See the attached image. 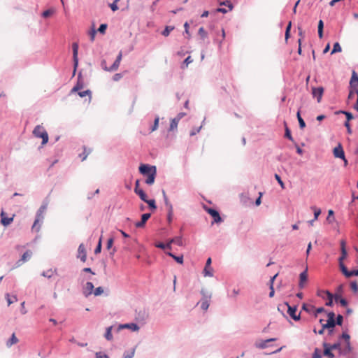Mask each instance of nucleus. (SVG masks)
I'll return each instance as SVG.
<instances>
[{"label": "nucleus", "instance_id": "nucleus-15", "mask_svg": "<svg viewBox=\"0 0 358 358\" xmlns=\"http://www.w3.org/2000/svg\"><path fill=\"white\" fill-rule=\"evenodd\" d=\"M45 210V206H41V207L39 208V210H38V213H37V217H36V219L35 220L34 223L33 227H32V228H33V229H34L35 227H36V225H37L38 222L41 220H42V219H43V213H44Z\"/></svg>", "mask_w": 358, "mask_h": 358}, {"label": "nucleus", "instance_id": "nucleus-23", "mask_svg": "<svg viewBox=\"0 0 358 358\" xmlns=\"http://www.w3.org/2000/svg\"><path fill=\"white\" fill-rule=\"evenodd\" d=\"M330 348L333 350H338L341 354V348H342V339L339 338L338 342L333 345L330 344Z\"/></svg>", "mask_w": 358, "mask_h": 358}, {"label": "nucleus", "instance_id": "nucleus-22", "mask_svg": "<svg viewBox=\"0 0 358 358\" xmlns=\"http://www.w3.org/2000/svg\"><path fill=\"white\" fill-rule=\"evenodd\" d=\"M1 223L6 226L11 223L13 221V217L7 218L5 217V213L3 212L1 213Z\"/></svg>", "mask_w": 358, "mask_h": 358}, {"label": "nucleus", "instance_id": "nucleus-63", "mask_svg": "<svg viewBox=\"0 0 358 358\" xmlns=\"http://www.w3.org/2000/svg\"><path fill=\"white\" fill-rule=\"evenodd\" d=\"M113 238H110L107 241V249H110L113 245Z\"/></svg>", "mask_w": 358, "mask_h": 358}, {"label": "nucleus", "instance_id": "nucleus-4", "mask_svg": "<svg viewBox=\"0 0 358 358\" xmlns=\"http://www.w3.org/2000/svg\"><path fill=\"white\" fill-rule=\"evenodd\" d=\"M328 320L326 323L323 324V329H327L329 331V334H332L333 328L336 325L335 321V313L334 312H329L327 314Z\"/></svg>", "mask_w": 358, "mask_h": 358}, {"label": "nucleus", "instance_id": "nucleus-45", "mask_svg": "<svg viewBox=\"0 0 358 358\" xmlns=\"http://www.w3.org/2000/svg\"><path fill=\"white\" fill-rule=\"evenodd\" d=\"M299 35L300 38L298 40V43L299 45H301L302 40L304 38V32L303 29L300 27H299Z\"/></svg>", "mask_w": 358, "mask_h": 358}, {"label": "nucleus", "instance_id": "nucleus-24", "mask_svg": "<svg viewBox=\"0 0 358 358\" xmlns=\"http://www.w3.org/2000/svg\"><path fill=\"white\" fill-rule=\"evenodd\" d=\"M339 266L342 273L348 278L350 277V274L349 273V271L347 267L344 265L343 262H339Z\"/></svg>", "mask_w": 358, "mask_h": 358}, {"label": "nucleus", "instance_id": "nucleus-30", "mask_svg": "<svg viewBox=\"0 0 358 358\" xmlns=\"http://www.w3.org/2000/svg\"><path fill=\"white\" fill-rule=\"evenodd\" d=\"M296 116H297V119H298V121L299 123L300 128L301 129L305 128L306 123H305L304 120H303V118L301 117L299 110L297 112Z\"/></svg>", "mask_w": 358, "mask_h": 358}, {"label": "nucleus", "instance_id": "nucleus-39", "mask_svg": "<svg viewBox=\"0 0 358 358\" xmlns=\"http://www.w3.org/2000/svg\"><path fill=\"white\" fill-rule=\"evenodd\" d=\"M302 309L306 311L307 313H310L313 310L314 306L312 305H307L306 303H303L302 306Z\"/></svg>", "mask_w": 358, "mask_h": 358}, {"label": "nucleus", "instance_id": "nucleus-16", "mask_svg": "<svg viewBox=\"0 0 358 358\" xmlns=\"http://www.w3.org/2000/svg\"><path fill=\"white\" fill-rule=\"evenodd\" d=\"M308 280V274L307 271H303L299 276V287L301 288H303L304 287L305 283L307 282Z\"/></svg>", "mask_w": 358, "mask_h": 358}, {"label": "nucleus", "instance_id": "nucleus-2", "mask_svg": "<svg viewBox=\"0 0 358 358\" xmlns=\"http://www.w3.org/2000/svg\"><path fill=\"white\" fill-rule=\"evenodd\" d=\"M341 339L343 340L342 343V348H341V355H346L352 352L350 344V336L347 332H343L341 336Z\"/></svg>", "mask_w": 358, "mask_h": 358}, {"label": "nucleus", "instance_id": "nucleus-26", "mask_svg": "<svg viewBox=\"0 0 358 358\" xmlns=\"http://www.w3.org/2000/svg\"><path fill=\"white\" fill-rule=\"evenodd\" d=\"M318 36L322 38L323 37V28L324 23L322 20H320L318 22Z\"/></svg>", "mask_w": 358, "mask_h": 358}, {"label": "nucleus", "instance_id": "nucleus-29", "mask_svg": "<svg viewBox=\"0 0 358 358\" xmlns=\"http://www.w3.org/2000/svg\"><path fill=\"white\" fill-rule=\"evenodd\" d=\"M18 342V339L15 336V334H13L10 340L7 342V346L10 347L11 345L16 344Z\"/></svg>", "mask_w": 358, "mask_h": 358}, {"label": "nucleus", "instance_id": "nucleus-8", "mask_svg": "<svg viewBox=\"0 0 358 358\" xmlns=\"http://www.w3.org/2000/svg\"><path fill=\"white\" fill-rule=\"evenodd\" d=\"M77 257L80 259L83 262H85L87 260L86 249L83 243H81L78 247Z\"/></svg>", "mask_w": 358, "mask_h": 358}, {"label": "nucleus", "instance_id": "nucleus-14", "mask_svg": "<svg viewBox=\"0 0 358 358\" xmlns=\"http://www.w3.org/2000/svg\"><path fill=\"white\" fill-rule=\"evenodd\" d=\"M32 252L30 250L26 251L22 256L21 259L17 262L18 265L22 264L24 262H26L31 257Z\"/></svg>", "mask_w": 358, "mask_h": 358}, {"label": "nucleus", "instance_id": "nucleus-62", "mask_svg": "<svg viewBox=\"0 0 358 358\" xmlns=\"http://www.w3.org/2000/svg\"><path fill=\"white\" fill-rule=\"evenodd\" d=\"M150 217V213H145L142 215L141 219H143V222H147V220Z\"/></svg>", "mask_w": 358, "mask_h": 358}, {"label": "nucleus", "instance_id": "nucleus-46", "mask_svg": "<svg viewBox=\"0 0 358 358\" xmlns=\"http://www.w3.org/2000/svg\"><path fill=\"white\" fill-rule=\"evenodd\" d=\"M145 203H147L150 208H152V209H156L157 206L155 205V201L154 199H147V201H145Z\"/></svg>", "mask_w": 358, "mask_h": 358}, {"label": "nucleus", "instance_id": "nucleus-33", "mask_svg": "<svg viewBox=\"0 0 358 358\" xmlns=\"http://www.w3.org/2000/svg\"><path fill=\"white\" fill-rule=\"evenodd\" d=\"M78 95L80 97H84V96H88L89 101H90V100H91V91L89 90H85V91L78 92Z\"/></svg>", "mask_w": 358, "mask_h": 358}, {"label": "nucleus", "instance_id": "nucleus-3", "mask_svg": "<svg viewBox=\"0 0 358 358\" xmlns=\"http://www.w3.org/2000/svg\"><path fill=\"white\" fill-rule=\"evenodd\" d=\"M33 134L36 138H42V144L45 145L48 141V134L43 127L41 125H37L34 131Z\"/></svg>", "mask_w": 358, "mask_h": 358}, {"label": "nucleus", "instance_id": "nucleus-12", "mask_svg": "<svg viewBox=\"0 0 358 358\" xmlns=\"http://www.w3.org/2000/svg\"><path fill=\"white\" fill-rule=\"evenodd\" d=\"M324 352L323 354L324 356H327L328 358H334V355L332 353V349L330 348V344L327 343H323Z\"/></svg>", "mask_w": 358, "mask_h": 358}, {"label": "nucleus", "instance_id": "nucleus-43", "mask_svg": "<svg viewBox=\"0 0 358 358\" xmlns=\"http://www.w3.org/2000/svg\"><path fill=\"white\" fill-rule=\"evenodd\" d=\"M199 34L202 39H204L207 37V32L204 29L203 27H200L199 29Z\"/></svg>", "mask_w": 358, "mask_h": 358}, {"label": "nucleus", "instance_id": "nucleus-21", "mask_svg": "<svg viewBox=\"0 0 358 358\" xmlns=\"http://www.w3.org/2000/svg\"><path fill=\"white\" fill-rule=\"evenodd\" d=\"M350 85L354 87L358 85V76L355 71H353L352 75Z\"/></svg>", "mask_w": 358, "mask_h": 358}, {"label": "nucleus", "instance_id": "nucleus-34", "mask_svg": "<svg viewBox=\"0 0 358 358\" xmlns=\"http://www.w3.org/2000/svg\"><path fill=\"white\" fill-rule=\"evenodd\" d=\"M336 113H343L346 116V119H347V121L346 122H350L351 120H352L354 118L352 114L350 112H347V111H343V110H341V111H338V112H336Z\"/></svg>", "mask_w": 358, "mask_h": 358}, {"label": "nucleus", "instance_id": "nucleus-59", "mask_svg": "<svg viewBox=\"0 0 358 358\" xmlns=\"http://www.w3.org/2000/svg\"><path fill=\"white\" fill-rule=\"evenodd\" d=\"M107 28V24H101L99 28V31L101 33L104 34L106 31V29Z\"/></svg>", "mask_w": 358, "mask_h": 358}, {"label": "nucleus", "instance_id": "nucleus-47", "mask_svg": "<svg viewBox=\"0 0 358 358\" xmlns=\"http://www.w3.org/2000/svg\"><path fill=\"white\" fill-rule=\"evenodd\" d=\"M322 357L321 350L316 348L313 354V358H322Z\"/></svg>", "mask_w": 358, "mask_h": 358}, {"label": "nucleus", "instance_id": "nucleus-17", "mask_svg": "<svg viewBox=\"0 0 358 358\" xmlns=\"http://www.w3.org/2000/svg\"><path fill=\"white\" fill-rule=\"evenodd\" d=\"M83 151L82 153L79 154V157L81 159V161H84L87 159V156L91 153V149L87 148L85 146L83 147Z\"/></svg>", "mask_w": 358, "mask_h": 358}, {"label": "nucleus", "instance_id": "nucleus-51", "mask_svg": "<svg viewBox=\"0 0 358 358\" xmlns=\"http://www.w3.org/2000/svg\"><path fill=\"white\" fill-rule=\"evenodd\" d=\"M347 255H348L347 250H343V251H341V255L338 259L339 262H343V260L347 257Z\"/></svg>", "mask_w": 358, "mask_h": 358}, {"label": "nucleus", "instance_id": "nucleus-1", "mask_svg": "<svg viewBox=\"0 0 358 358\" xmlns=\"http://www.w3.org/2000/svg\"><path fill=\"white\" fill-rule=\"evenodd\" d=\"M139 171L140 173L143 175L146 176L148 178L145 180V182L148 185H152L155 180V176L157 174V169L155 166H150L148 164H141L139 166Z\"/></svg>", "mask_w": 358, "mask_h": 358}, {"label": "nucleus", "instance_id": "nucleus-52", "mask_svg": "<svg viewBox=\"0 0 358 358\" xmlns=\"http://www.w3.org/2000/svg\"><path fill=\"white\" fill-rule=\"evenodd\" d=\"M6 297L8 306L17 301L16 296H13V300H12V299H10V295L8 294H6Z\"/></svg>", "mask_w": 358, "mask_h": 358}, {"label": "nucleus", "instance_id": "nucleus-35", "mask_svg": "<svg viewBox=\"0 0 358 358\" xmlns=\"http://www.w3.org/2000/svg\"><path fill=\"white\" fill-rule=\"evenodd\" d=\"M55 12V10L54 8H50L48 10H45L42 13V16L45 18L50 17L51 15H52Z\"/></svg>", "mask_w": 358, "mask_h": 358}, {"label": "nucleus", "instance_id": "nucleus-37", "mask_svg": "<svg viewBox=\"0 0 358 358\" xmlns=\"http://www.w3.org/2000/svg\"><path fill=\"white\" fill-rule=\"evenodd\" d=\"M111 330H112V327H109L106 329V332L105 334V338L108 340V341H110L112 340L113 338V335H112V332H111Z\"/></svg>", "mask_w": 358, "mask_h": 358}, {"label": "nucleus", "instance_id": "nucleus-55", "mask_svg": "<svg viewBox=\"0 0 358 358\" xmlns=\"http://www.w3.org/2000/svg\"><path fill=\"white\" fill-rule=\"evenodd\" d=\"M275 178L276 179V180L278 181V182L280 184V185L281 186L282 188H284V182H282V180H281L280 177L279 176V175L278 174H275Z\"/></svg>", "mask_w": 358, "mask_h": 358}, {"label": "nucleus", "instance_id": "nucleus-6", "mask_svg": "<svg viewBox=\"0 0 358 358\" xmlns=\"http://www.w3.org/2000/svg\"><path fill=\"white\" fill-rule=\"evenodd\" d=\"M285 305L287 306V313L289 316L294 320L297 321L300 319V314H296L297 308L296 306H290L288 303H285Z\"/></svg>", "mask_w": 358, "mask_h": 358}, {"label": "nucleus", "instance_id": "nucleus-18", "mask_svg": "<svg viewBox=\"0 0 358 358\" xmlns=\"http://www.w3.org/2000/svg\"><path fill=\"white\" fill-rule=\"evenodd\" d=\"M334 296L336 303H340L341 305L343 307H345L347 306V301L345 299L342 298L339 294L336 293Z\"/></svg>", "mask_w": 358, "mask_h": 358}, {"label": "nucleus", "instance_id": "nucleus-48", "mask_svg": "<svg viewBox=\"0 0 358 358\" xmlns=\"http://www.w3.org/2000/svg\"><path fill=\"white\" fill-rule=\"evenodd\" d=\"M103 292V289L101 287H99L94 290L93 294H94V296H99L102 294Z\"/></svg>", "mask_w": 358, "mask_h": 358}, {"label": "nucleus", "instance_id": "nucleus-20", "mask_svg": "<svg viewBox=\"0 0 358 358\" xmlns=\"http://www.w3.org/2000/svg\"><path fill=\"white\" fill-rule=\"evenodd\" d=\"M324 293L327 296L328 298V301L326 303V305L328 306H331L333 305V299H334V295L329 291H325Z\"/></svg>", "mask_w": 358, "mask_h": 358}, {"label": "nucleus", "instance_id": "nucleus-61", "mask_svg": "<svg viewBox=\"0 0 358 358\" xmlns=\"http://www.w3.org/2000/svg\"><path fill=\"white\" fill-rule=\"evenodd\" d=\"M285 136L286 138H289V140H292L291 132H290L289 129H288V127H286V129H285Z\"/></svg>", "mask_w": 358, "mask_h": 358}, {"label": "nucleus", "instance_id": "nucleus-10", "mask_svg": "<svg viewBox=\"0 0 358 358\" xmlns=\"http://www.w3.org/2000/svg\"><path fill=\"white\" fill-rule=\"evenodd\" d=\"M94 285L91 282H87L83 287V294L85 296H88L94 292Z\"/></svg>", "mask_w": 358, "mask_h": 358}, {"label": "nucleus", "instance_id": "nucleus-38", "mask_svg": "<svg viewBox=\"0 0 358 358\" xmlns=\"http://www.w3.org/2000/svg\"><path fill=\"white\" fill-rule=\"evenodd\" d=\"M212 268L210 266H206L203 269V274L205 276H213Z\"/></svg>", "mask_w": 358, "mask_h": 358}, {"label": "nucleus", "instance_id": "nucleus-25", "mask_svg": "<svg viewBox=\"0 0 358 358\" xmlns=\"http://www.w3.org/2000/svg\"><path fill=\"white\" fill-rule=\"evenodd\" d=\"M169 243H170V245L171 243H175V244H177L178 245H182V238L180 236H177V237H175L173 238H171Z\"/></svg>", "mask_w": 358, "mask_h": 358}, {"label": "nucleus", "instance_id": "nucleus-32", "mask_svg": "<svg viewBox=\"0 0 358 358\" xmlns=\"http://www.w3.org/2000/svg\"><path fill=\"white\" fill-rule=\"evenodd\" d=\"M334 210H329L328 211V216L327 217V220L328 222L329 223H332L333 222L335 221V217L334 216Z\"/></svg>", "mask_w": 358, "mask_h": 358}, {"label": "nucleus", "instance_id": "nucleus-9", "mask_svg": "<svg viewBox=\"0 0 358 358\" xmlns=\"http://www.w3.org/2000/svg\"><path fill=\"white\" fill-rule=\"evenodd\" d=\"M323 93H324V88L322 87H312V94H313V97L317 98V101L318 103H320L321 101Z\"/></svg>", "mask_w": 358, "mask_h": 358}, {"label": "nucleus", "instance_id": "nucleus-40", "mask_svg": "<svg viewBox=\"0 0 358 358\" xmlns=\"http://www.w3.org/2000/svg\"><path fill=\"white\" fill-rule=\"evenodd\" d=\"M157 248H161V249H171V246L170 245V243H167V244H164L162 243H159L155 245Z\"/></svg>", "mask_w": 358, "mask_h": 358}, {"label": "nucleus", "instance_id": "nucleus-31", "mask_svg": "<svg viewBox=\"0 0 358 358\" xmlns=\"http://www.w3.org/2000/svg\"><path fill=\"white\" fill-rule=\"evenodd\" d=\"M342 51V48L339 44V43L336 42L334 44L333 50L331 52V55L336 52H341Z\"/></svg>", "mask_w": 358, "mask_h": 358}, {"label": "nucleus", "instance_id": "nucleus-27", "mask_svg": "<svg viewBox=\"0 0 358 358\" xmlns=\"http://www.w3.org/2000/svg\"><path fill=\"white\" fill-rule=\"evenodd\" d=\"M122 327L130 329L134 331H138L139 329L138 326L134 323L126 324L123 325Z\"/></svg>", "mask_w": 358, "mask_h": 358}, {"label": "nucleus", "instance_id": "nucleus-53", "mask_svg": "<svg viewBox=\"0 0 358 358\" xmlns=\"http://www.w3.org/2000/svg\"><path fill=\"white\" fill-rule=\"evenodd\" d=\"M350 287L354 292H357L358 291V285L356 282H352L350 283Z\"/></svg>", "mask_w": 358, "mask_h": 358}, {"label": "nucleus", "instance_id": "nucleus-19", "mask_svg": "<svg viewBox=\"0 0 358 358\" xmlns=\"http://www.w3.org/2000/svg\"><path fill=\"white\" fill-rule=\"evenodd\" d=\"M276 338H270L265 341H262L261 343L257 344V347L261 349H264L267 347V343L275 341Z\"/></svg>", "mask_w": 358, "mask_h": 358}, {"label": "nucleus", "instance_id": "nucleus-5", "mask_svg": "<svg viewBox=\"0 0 358 358\" xmlns=\"http://www.w3.org/2000/svg\"><path fill=\"white\" fill-rule=\"evenodd\" d=\"M201 294L203 295V297L200 301L201 308L206 311L209 307L211 294L206 292L204 289L201 290Z\"/></svg>", "mask_w": 358, "mask_h": 358}, {"label": "nucleus", "instance_id": "nucleus-44", "mask_svg": "<svg viewBox=\"0 0 358 358\" xmlns=\"http://www.w3.org/2000/svg\"><path fill=\"white\" fill-rule=\"evenodd\" d=\"M312 209L314 210V220H317L318 216L321 213V210L316 207H313Z\"/></svg>", "mask_w": 358, "mask_h": 358}, {"label": "nucleus", "instance_id": "nucleus-49", "mask_svg": "<svg viewBox=\"0 0 358 358\" xmlns=\"http://www.w3.org/2000/svg\"><path fill=\"white\" fill-rule=\"evenodd\" d=\"M120 64V62H117L115 61L113 64L108 69V71H116L118 69Z\"/></svg>", "mask_w": 358, "mask_h": 358}, {"label": "nucleus", "instance_id": "nucleus-64", "mask_svg": "<svg viewBox=\"0 0 358 358\" xmlns=\"http://www.w3.org/2000/svg\"><path fill=\"white\" fill-rule=\"evenodd\" d=\"M96 358H109V357L106 355H102L101 352H96Z\"/></svg>", "mask_w": 358, "mask_h": 358}, {"label": "nucleus", "instance_id": "nucleus-7", "mask_svg": "<svg viewBox=\"0 0 358 358\" xmlns=\"http://www.w3.org/2000/svg\"><path fill=\"white\" fill-rule=\"evenodd\" d=\"M334 155L336 158L343 159L345 163H347V160L345 158V153L341 144H338V145L334 149Z\"/></svg>", "mask_w": 358, "mask_h": 358}, {"label": "nucleus", "instance_id": "nucleus-54", "mask_svg": "<svg viewBox=\"0 0 358 358\" xmlns=\"http://www.w3.org/2000/svg\"><path fill=\"white\" fill-rule=\"evenodd\" d=\"M101 238L99 239V241L98 243V245L94 250L95 254H98L101 252Z\"/></svg>", "mask_w": 358, "mask_h": 358}, {"label": "nucleus", "instance_id": "nucleus-11", "mask_svg": "<svg viewBox=\"0 0 358 358\" xmlns=\"http://www.w3.org/2000/svg\"><path fill=\"white\" fill-rule=\"evenodd\" d=\"M72 48H73V57L74 67L76 69L78 64V43H73L72 45Z\"/></svg>", "mask_w": 358, "mask_h": 358}, {"label": "nucleus", "instance_id": "nucleus-28", "mask_svg": "<svg viewBox=\"0 0 358 358\" xmlns=\"http://www.w3.org/2000/svg\"><path fill=\"white\" fill-rule=\"evenodd\" d=\"M180 117H176L173 119L170 124V130H173L177 128Z\"/></svg>", "mask_w": 358, "mask_h": 358}, {"label": "nucleus", "instance_id": "nucleus-41", "mask_svg": "<svg viewBox=\"0 0 358 358\" xmlns=\"http://www.w3.org/2000/svg\"><path fill=\"white\" fill-rule=\"evenodd\" d=\"M167 255L171 256V257H173L178 263L182 264V262H183V257L182 256L176 257L171 252H168Z\"/></svg>", "mask_w": 358, "mask_h": 358}, {"label": "nucleus", "instance_id": "nucleus-50", "mask_svg": "<svg viewBox=\"0 0 358 358\" xmlns=\"http://www.w3.org/2000/svg\"><path fill=\"white\" fill-rule=\"evenodd\" d=\"M159 118L158 117H157L155 119L154 124L151 129V132L157 130V129L158 128V125H159Z\"/></svg>", "mask_w": 358, "mask_h": 358}, {"label": "nucleus", "instance_id": "nucleus-42", "mask_svg": "<svg viewBox=\"0 0 358 358\" xmlns=\"http://www.w3.org/2000/svg\"><path fill=\"white\" fill-rule=\"evenodd\" d=\"M136 194L139 196L141 200L147 201V195L143 189L138 190Z\"/></svg>", "mask_w": 358, "mask_h": 358}, {"label": "nucleus", "instance_id": "nucleus-58", "mask_svg": "<svg viewBox=\"0 0 358 358\" xmlns=\"http://www.w3.org/2000/svg\"><path fill=\"white\" fill-rule=\"evenodd\" d=\"M356 90H358L357 89H354V90H351L350 91V93L348 94V99H353L355 95L357 94Z\"/></svg>", "mask_w": 358, "mask_h": 358}, {"label": "nucleus", "instance_id": "nucleus-60", "mask_svg": "<svg viewBox=\"0 0 358 358\" xmlns=\"http://www.w3.org/2000/svg\"><path fill=\"white\" fill-rule=\"evenodd\" d=\"M340 245H341V251H343V250H346V241L344 239H342L341 241Z\"/></svg>", "mask_w": 358, "mask_h": 358}, {"label": "nucleus", "instance_id": "nucleus-36", "mask_svg": "<svg viewBox=\"0 0 358 358\" xmlns=\"http://www.w3.org/2000/svg\"><path fill=\"white\" fill-rule=\"evenodd\" d=\"M174 29V27L166 26L164 30L162 31V35L164 36H168L170 34V32Z\"/></svg>", "mask_w": 358, "mask_h": 358}, {"label": "nucleus", "instance_id": "nucleus-13", "mask_svg": "<svg viewBox=\"0 0 358 358\" xmlns=\"http://www.w3.org/2000/svg\"><path fill=\"white\" fill-rule=\"evenodd\" d=\"M207 212L213 217L214 222H221V217L220 216L219 213L213 208H208Z\"/></svg>", "mask_w": 358, "mask_h": 358}, {"label": "nucleus", "instance_id": "nucleus-56", "mask_svg": "<svg viewBox=\"0 0 358 358\" xmlns=\"http://www.w3.org/2000/svg\"><path fill=\"white\" fill-rule=\"evenodd\" d=\"M135 350L133 349L129 353H124V358H132L134 355Z\"/></svg>", "mask_w": 358, "mask_h": 358}, {"label": "nucleus", "instance_id": "nucleus-57", "mask_svg": "<svg viewBox=\"0 0 358 358\" xmlns=\"http://www.w3.org/2000/svg\"><path fill=\"white\" fill-rule=\"evenodd\" d=\"M343 317L341 315H338L336 317V324L338 325H341L343 323Z\"/></svg>", "mask_w": 358, "mask_h": 358}]
</instances>
